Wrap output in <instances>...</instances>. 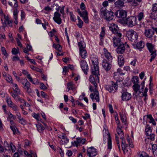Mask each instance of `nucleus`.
I'll return each mask as SVG.
<instances>
[{
  "mask_svg": "<svg viewBox=\"0 0 157 157\" xmlns=\"http://www.w3.org/2000/svg\"><path fill=\"white\" fill-rule=\"evenodd\" d=\"M144 13L143 12H140L137 16L138 20L139 21H141L144 17Z\"/></svg>",
  "mask_w": 157,
  "mask_h": 157,
  "instance_id": "nucleus-41",
  "label": "nucleus"
},
{
  "mask_svg": "<svg viewBox=\"0 0 157 157\" xmlns=\"http://www.w3.org/2000/svg\"><path fill=\"white\" fill-rule=\"evenodd\" d=\"M91 59L92 63V66H97L98 65V58L97 56H93L91 57Z\"/></svg>",
  "mask_w": 157,
  "mask_h": 157,
  "instance_id": "nucleus-25",
  "label": "nucleus"
},
{
  "mask_svg": "<svg viewBox=\"0 0 157 157\" xmlns=\"http://www.w3.org/2000/svg\"><path fill=\"white\" fill-rule=\"evenodd\" d=\"M78 45L79 48V50L85 49L86 46L83 41L78 42Z\"/></svg>",
  "mask_w": 157,
  "mask_h": 157,
  "instance_id": "nucleus-34",
  "label": "nucleus"
},
{
  "mask_svg": "<svg viewBox=\"0 0 157 157\" xmlns=\"http://www.w3.org/2000/svg\"><path fill=\"white\" fill-rule=\"evenodd\" d=\"M13 8V16L14 19H15V20L14 21V23L17 25L18 24V23L17 21V16L19 13V11L18 10L17 8Z\"/></svg>",
  "mask_w": 157,
  "mask_h": 157,
  "instance_id": "nucleus-19",
  "label": "nucleus"
},
{
  "mask_svg": "<svg viewBox=\"0 0 157 157\" xmlns=\"http://www.w3.org/2000/svg\"><path fill=\"white\" fill-rule=\"evenodd\" d=\"M136 20L137 18L136 17L131 16L127 18L124 22L128 27H132L136 25Z\"/></svg>",
  "mask_w": 157,
  "mask_h": 157,
  "instance_id": "nucleus-4",
  "label": "nucleus"
},
{
  "mask_svg": "<svg viewBox=\"0 0 157 157\" xmlns=\"http://www.w3.org/2000/svg\"><path fill=\"white\" fill-rule=\"evenodd\" d=\"M67 87L66 91L69 92V90H73L75 89V86L72 82H68L67 84Z\"/></svg>",
  "mask_w": 157,
  "mask_h": 157,
  "instance_id": "nucleus-22",
  "label": "nucleus"
},
{
  "mask_svg": "<svg viewBox=\"0 0 157 157\" xmlns=\"http://www.w3.org/2000/svg\"><path fill=\"white\" fill-rule=\"evenodd\" d=\"M116 16L119 18H122L125 17L127 16V13L124 11L122 10H117L115 14Z\"/></svg>",
  "mask_w": 157,
  "mask_h": 157,
  "instance_id": "nucleus-13",
  "label": "nucleus"
},
{
  "mask_svg": "<svg viewBox=\"0 0 157 157\" xmlns=\"http://www.w3.org/2000/svg\"><path fill=\"white\" fill-rule=\"evenodd\" d=\"M105 88L110 93H114L117 89V81L116 83L113 81H111L110 84L105 86Z\"/></svg>",
  "mask_w": 157,
  "mask_h": 157,
  "instance_id": "nucleus-5",
  "label": "nucleus"
},
{
  "mask_svg": "<svg viewBox=\"0 0 157 157\" xmlns=\"http://www.w3.org/2000/svg\"><path fill=\"white\" fill-rule=\"evenodd\" d=\"M2 54L5 56H8V54L6 52V50L4 47H2Z\"/></svg>",
  "mask_w": 157,
  "mask_h": 157,
  "instance_id": "nucleus-53",
  "label": "nucleus"
},
{
  "mask_svg": "<svg viewBox=\"0 0 157 157\" xmlns=\"http://www.w3.org/2000/svg\"><path fill=\"white\" fill-rule=\"evenodd\" d=\"M80 53L82 57V58L85 59L87 56V53L85 49L79 50Z\"/></svg>",
  "mask_w": 157,
  "mask_h": 157,
  "instance_id": "nucleus-33",
  "label": "nucleus"
},
{
  "mask_svg": "<svg viewBox=\"0 0 157 157\" xmlns=\"http://www.w3.org/2000/svg\"><path fill=\"white\" fill-rule=\"evenodd\" d=\"M40 88L41 89L43 90H45L47 88L45 86L44 84L42 83H41L40 84Z\"/></svg>",
  "mask_w": 157,
  "mask_h": 157,
  "instance_id": "nucleus-61",
  "label": "nucleus"
},
{
  "mask_svg": "<svg viewBox=\"0 0 157 157\" xmlns=\"http://www.w3.org/2000/svg\"><path fill=\"white\" fill-rule=\"evenodd\" d=\"M111 62L107 61L106 59H104L103 60L102 65L104 69L107 72L109 71L111 69L112 65Z\"/></svg>",
  "mask_w": 157,
  "mask_h": 157,
  "instance_id": "nucleus-11",
  "label": "nucleus"
},
{
  "mask_svg": "<svg viewBox=\"0 0 157 157\" xmlns=\"http://www.w3.org/2000/svg\"><path fill=\"white\" fill-rule=\"evenodd\" d=\"M152 29H145L144 34L147 37L151 38L153 36L154 34L155 30L152 28Z\"/></svg>",
  "mask_w": 157,
  "mask_h": 157,
  "instance_id": "nucleus-15",
  "label": "nucleus"
},
{
  "mask_svg": "<svg viewBox=\"0 0 157 157\" xmlns=\"http://www.w3.org/2000/svg\"><path fill=\"white\" fill-rule=\"evenodd\" d=\"M76 139L78 141V144H83L85 142V139H81L80 138H77Z\"/></svg>",
  "mask_w": 157,
  "mask_h": 157,
  "instance_id": "nucleus-45",
  "label": "nucleus"
},
{
  "mask_svg": "<svg viewBox=\"0 0 157 157\" xmlns=\"http://www.w3.org/2000/svg\"><path fill=\"white\" fill-rule=\"evenodd\" d=\"M101 12L103 17L107 21L112 20L114 17V14L111 10L109 11L105 8L101 9Z\"/></svg>",
  "mask_w": 157,
  "mask_h": 157,
  "instance_id": "nucleus-2",
  "label": "nucleus"
},
{
  "mask_svg": "<svg viewBox=\"0 0 157 157\" xmlns=\"http://www.w3.org/2000/svg\"><path fill=\"white\" fill-rule=\"evenodd\" d=\"M144 46V44L143 43V42L141 41L137 43L136 44V48L139 49L143 48Z\"/></svg>",
  "mask_w": 157,
  "mask_h": 157,
  "instance_id": "nucleus-36",
  "label": "nucleus"
},
{
  "mask_svg": "<svg viewBox=\"0 0 157 157\" xmlns=\"http://www.w3.org/2000/svg\"><path fill=\"white\" fill-rule=\"evenodd\" d=\"M53 47L55 48L56 50L59 52H61L62 50V47L61 45L59 44H54L53 45Z\"/></svg>",
  "mask_w": 157,
  "mask_h": 157,
  "instance_id": "nucleus-39",
  "label": "nucleus"
},
{
  "mask_svg": "<svg viewBox=\"0 0 157 157\" xmlns=\"http://www.w3.org/2000/svg\"><path fill=\"white\" fill-rule=\"evenodd\" d=\"M59 151L61 156L62 157H63L64 156V153L61 148H59Z\"/></svg>",
  "mask_w": 157,
  "mask_h": 157,
  "instance_id": "nucleus-62",
  "label": "nucleus"
},
{
  "mask_svg": "<svg viewBox=\"0 0 157 157\" xmlns=\"http://www.w3.org/2000/svg\"><path fill=\"white\" fill-rule=\"evenodd\" d=\"M87 152V154L88 156H95L97 154L96 149L93 147L88 148Z\"/></svg>",
  "mask_w": 157,
  "mask_h": 157,
  "instance_id": "nucleus-16",
  "label": "nucleus"
},
{
  "mask_svg": "<svg viewBox=\"0 0 157 157\" xmlns=\"http://www.w3.org/2000/svg\"><path fill=\"white\" fill-rule=\"evenodd\" d=\"M16 101H19L21 103H23L25 102V100L19 97L17 99Z\"/></svg>",
  "mask_w": 157,
  "mask_h": 157,
  "instance_id": "nucleus-59",
  "label": "nucleus"
},
{
  "mask_svg": "<svg viewBox=\"0 0 157 157\" xmlns=\"http://www.w3.org/2000/svg\"><path fill=\"white\" fill-rule=\"evenodd\" d=\"M39 115V114H36L35 113L32 114L33 116L37 121H39L40 119Z\"/></svg>",
  "mask_w": 157,
  "mask_h": 157,
  "instance_id": "nucleus-47",
  "label": "nucleus"
},
{
  "mask_svg": "<svg viewBox=\"0 0 157 157\" xmlns=\"http://www.w3.org/2000/svg\"><path fill=\"white\" fill-rule=\"evenodd\" d=\"M147 46L151 54H153V53H156V50L151 44L147 43Z\"/></svg>",
  "mask_w": 157,
  "mask_h": 157,
  "instance_id": "nucleus-24",
  "label": "nucleus"
},
{
  "mask_svg": "<svg viewBox=\"0 0 157 157\" xmlns=\"http://www.w3.org/2000/svg\"><path fill=\"white\" fill-rule=\"evenodd\" d=\"M91 73L92 75H90L89 80L91 83L94 84V87L97 86V82L99 83V79L98 76L100 75L98 65L92 66Z\"/></svg>",
  "mask_w": 157,
  "mask_h": 157,
  "instance_id": "nucleus-1",
  "label": "nucleus"
},
{
  "mask_svg": "<svg viewBox=\"0 0 157 157\" xmlns=\"http://www.w3.org/2000/svg\"><path fill=\"white\" fill-rule=\"evenodd\" d=\"M151 58L150 59V62H151L155 58L156 56V54L155 53H153V54H151Z\"/></svg>",
  "mask_w": 157,
  "mask_h": 157,
  "instance_id": "nucleus-52",
  "label": "nucleus"
},
{
  "mask_svg": "<svg viewBox=\"0 0 157 157\" xmlns=\"http://www.w3.org/2000/svg\"><path fill=\"white\" fill-rule=\"evenodd\" d=\"M148 91V89L146 87L145 88L144 92H143L142 94L143 96H147V92Z\"/></svg>",
  "mask_w": 157,
  "mask_h": 157,
  "instance_id": "nucleus-63",
  "label": "nucleus"
},
{
  "mask_svg": "<svg viewBox=\"0 0 157 157\" xmlns=\"http://www.w3.org/2000/svg\"><path fill=\"white\" fill-rule=\"evenodd\" d=\"M60 16L61 15L58 10L54 13V16L53 17V19L54 21L59 25L61 24L62 22Z\"/></svg>",
  "mask_w": 157,
  "mask_h": 157,
  "instance_id": "nucleus-12",
  "label": "nucleus"
},
{
  "mask_svg": "<svg viewBox=\"0 0 157 157\" xmlns=\"http://www.w3.org/2000/svg\"><path fill=\"white\" fill-rule=\"evenodd\" d=\"M10 93L11 95L12 96L13 98L16 100L17 101V99L19 97L18 95L19 94H20L21 93L20 92H19V93H17L16 92H10Z\"/></svg>",
  "mask_w": 157,
  "mask_h": 157,
  "instance_id": "nucleus-32",
  "label": "nucleus"
},
{
  "mask_svg": "<svg viewBox=\"0 0 157 157\" xmlns=\"http://www.w3.org/2000/svg\"><path fill=\"white\" fill-rule=\"evenodd\" d=\"M70 16L71 20V21L75 22L76 20V19L75 18L74 15L71 12L70 13Z\"/></svg>",
  "mask_w": 157,
  "mask_h": 157,
  "instance_id": "nucleus-51",
  "label": "nucleus"
},
{
  "mask_svg": "<svg viewBox=\"0 0 157 157\" xmlns=\"http://www.w3.org/2000/svg\"><path fill=\"white\" fill-rule=\"evenodd\" d=\"M141 1L142 0H127V2L133 6H138Z\"/></svg>",
  "mask_w": 157,
  "mask_h": 157,
  "instance_id": "nucleus-21",
  "label": "nucleus"
},
{
  "mask_svg": "<svg viewBox=\"0 0 157 157\" xmlns=\"http://www.w3.org/2000/svg\"><path fill=\"white\" fill-rule=\"evenodd\" d=\"M121 98L123 101H128L132 97V95L130 93L127 92V90L125 89H123L122 90Z\"/></svg>",
  "mask_w": 157,
  "mask_h": 157,
  "instance_id": "nucleus-9",
  "label": "nucleus"
},
{
  "mask_svg": "<svg viewBox=\"0 0 157 157\" xmlns=\"http://www.w3.org/2000/svg\"><path fill=\"white\" fill-rule=\"evenodd\" d=\"M124 58L121 55L119 56L118 59V62L119 65L121 67L122 66L124 63Z\"/></svg>",
  "mask_w": 157,
  "mask_h": 157,
  "instance_id": "nucleus-27",
  "label": "nucleus"
},
{
  "mask_svg": "<svg viewBox=\"0 0 157 157\" xmlns=\"http://www.w3.org/2000/svg\"><path fill=\"white\" fill-rule=\"evenodd\" d=\"M104 53L107 59L109 61V62H112L113 59L112 57L106 49L105 48L104 49Z\"/></svg>",
  "mask_w": 157,
  "mask_h": 157,
  "instance_id": "nucleus-17",
  "label": "nucleus"
},
{
  "mask_svg": "<svg viewBox=\"0 0 157 157\" xmlns=\"http://www.w3.org/2000/svg\"><path fill=\"white\" fill-rule=\"evenodd\" d=\"M109 28L112 32L116 35L117 36L119 37H121L122 34L119 32V29L117 25L115 24L112 23L109 25Z\"/></svg>",
  "mask_w": 157,
  "mask_h": 157,
  "instance_id": "nucleus-7",
  "label": "nucleus"
},
{
  "mask_svg": "<svg viewBox=\"0 0 157 157\" xmlns=\"http://www.w3.org/2000/svg\"><path fill=\"white\" fill-rule=\"evenodd\" d=\"M36 127L38 130L40 132H41L44 129V128L41 124H38L36 125Z\"/></svg>",
  "mask_w": 157,
  "mask_h": 157,
  "instance_id": "nucleus-43",
  "label": "nucleus"
},
{
  "mask_svg": "<svg viewBox=\"0 0 157 157\" xmlns=\"http://www.w3.org/2000/svg\"><path fill=\"white\" fill-rule=\"evenodd\" d=\"M117 47L116 51L118 54H123L124 52L126 49L129 48V45L126 43L124 44L122 43Z\"/></svg>",
  "mask_w": 157,
  "mask_h": 157,
  "instance_id": "nucleus-8",
  "label": "nucleus"
},
{
  "mask_svg": "<svg viewBox=\"0 0 157 157\" xmlns=\"http://www.w3.org/2000/svg\"><path fill=\"white\" fill-rule=\"evenodd\" d=\"M121 37H119L118 36H116V37L113 38V45L114 47L117 46L122 43L121 42L120 39Z\"/></svg>",
  "mask_w": 157,
  "mask_h": 157,
  "instance_id": "nucleus-18",
  "label": "nucleus"
},
{
  "mask_svg": "<svg viewBox=\"0 0 157 157\" xmlns=\"http://www.w3.org/2000/svg\"><path fill=\"white\" fill-rule=\"evenodd\" d=\"M137 62V60L136 59H134L131 63L130 64L131 65L133 66H135Z\"/></svg>",
  "mask_w": 157,
  "mask_h": 157,
  "instance_id": "nucleus-55",
  "label": "nucleus"
},
{
  "mask_svg": "<svg viewBox=\"0 0 157 157\" xmlns=\"http://www.w3.org/2000/svg\"><path fill=\"white\" fill-rule=\"evenodd\" d=\"M145 131L147 136H149L151 134L152 130L149 125L147 124L146 125Z\"/></svg>",
  "mask_w": 157,
  "mask_h": 157,
  "instance_id": "nucleus-29",
  "label": "nucleus"
},
{
  "mask_svg": "<svg viewBox=\"0 0 157 157\" xmlns=\"http://www.w3.org/2000/svg\"><path fill=\"white\" fill-rule=\"evenodd\" d=\"M10 107L14 111L17 113L19 111V109L18 107L14 103L12 104Z\"/></svg>",
  "mask_w": 157,
  "mask_h": 157,
  "instance_id": "nucleus-38",
  "label": "nucleus"
},
{
  "mask_svg": "<svg viewBox=\"0 0 157 157\" xmlns=\"http://www.w3.org/2000/svg\"><path fill=\"white\" fill-rule=\"evenodd\" d=\"M22 84L24 85L23 88L26 90L27 93H30L31 92L30 84L27 79H23L21 81Z\"/></svg>",
  "mask_w": 157,
  "mask_h": 157,
  "instance_id": "nucleus-10",
  "label": "nucleus"
},
{
  "mask_svg": "<svg viewBox=\"0 0 157 157\" xmlns=\"http://www.w3.org/2000/svg\"><path fill=\"white\" fill-rule=\"evenodd\" d=\"M122 127H117V132L121 137L123 136L124 133L123 131L121 130Z\"/></svg>",
  "mask_w": 157,
  "mask_h": 157,
  "instance_id": "nucleus-35",
  "label": "nucleus"
},
{
  "mask_svg": "<svg viewBox=\"0 0 157 157\" xmlns=\"http://www.w3.org/2000/svg\"><path fill=\"white\" fill-rule=\"evenodd\" d=\"M146 118H147L149 119L150 120V121H152L153 120H154V119L152 117V115L151 114L148 115L146 116Z\"/></svg>",
  "mask_w": 157,
  "mask_h": 157,
  "instance_id": "nucleus-60",
  "label": "nucleus"
},
{
  "mask_svg": "<svg viewBox=\"0 0 157 157\" xmlns=\"http://www.w3.org/2000/svg\"><path fill=\"white\" fill-rule=\"evenodd\" d=\"M144 81H143V82L141 83L140 85V86H141V87L140 89L139 90H140L141 91H142V92L141 93H143V92L144 90Z\"/></svg>",
  "mask_w": 157,
  "mask_h": 157,
  "instance_id": "nucleus-54",
  "label": "nucleus"
},
{
  "mask_svg": "<svg viewBox=\"0 0 157 157\" xmlns=\"http://www.w3.org/2000/svg\"><path fill=\"white\" fill-rule=\"evenodd\" d=\"M80 16L83 17H86L87 16V13L86 11V10L83 11L82 13H81V14H80Z\"/></svg>",
  "mask_w": 157,
  "mask_h": 157,
  "instance_id": "nucleus-50",
  "label": "nucleus"
},
{
  "mask_svg": "<svg viewBox=\"0 0 157 157\" xmlns=\"http://www.w3.org/2000/svg\"><path fill=\"white\" fill-rule=\"evenodd\" d=\"M80 9L82 10H84L85 9V6L84 3H82L80 5Z\"/></svg>",
  "mask_w": 157,
  "mask_h": 157,
  "instance_id": "nucleus-64",
  "label": "nucleus"
},
{
  "mask_svg": "<svg viewBox=\"0 0 157 157\" xmlns=\"http://www.w3.org/2000/svg\"><path fill=\"white\" fill-rule=\"evenodd\" d=\"M105 32L104 28L102 27L101 28V31L100 34V40L101 41L103 40V37L105 35Z\"/></svg>",
  "mask_w": 157,
  "mask_h": 157,
  "instance_id": "nucleus-37",
  "label": "nucleus"
},
{
  "mask_svg": "<svg viewBox=\"0 0 157 157\" xmlns=\"http://www.w3.org/2000/svg\"><path fill=\"white\" fill-rule=\"evenodd\" d=\"M115 5L116 7L121 8L122 7L124 6V2L121 0H119L115 2Z\"/></svg>",
  "mask_w": 157,
  "mask_h": 157,
  "instance_id": "nucleus-31",
  "label": "nucleus"
},
{
  "mask_svg": "<svg viewBox=\"0 0 157 157\" xmlns=\"http://www.w3.org/2000/svg\"><path fill=\"white\" fill-rule=\"evenodd\" d=\"M126 35L129 40L133 42V44L137 42L138 35L136 32L134 30H130L127 31Z\"/></svg>",
  "mask_w": 157,
  "mask_h": 157,
  "instance_id": "nucleus-3",
  "label": "nucleus"
},
{
  "mask_svg": "<svg viewBox=\"0 0 157 157\" xmlns=\"http://www.w3.org/2000/svg\"><path fill=\"white\" fill-rule=\"evenodd\" d=\"M113 77L115 79L117 80V82L118 81V79L120 78V73L117 72H114L113 74Z\"/></svg>",
  "mask_w": 157,
  "mask_h": 157,
  "instance_id": "nucleus-44",
  "label": "nucleus"
},
{
  "mask_svg": "<svg viewBox=\"0 0 157 157\" xmlns=\"http://www.w3.org/2000/svg\"><path fill=\"white\" fill-rule=\"evenodd\" d=\"M80 65L82 71L86 74L88 70V66L86 62L84 60H82L81 62Z\"/></svg>",
  "mask_w": 157,
  "mask_h": 157,
  "instance_id": "nucleus-14",
  "label": "nucleus"
},
{
  "mask_svg": "<svg viewBox=\"0 0 157 157\" xmlns=\"http://www.w3.org/2000/svg\"><path fill=\"white\" fill-rule=\"evenodd\" d=\"M19 122L21 124L23 125L25 124L26 123V120L23 118H22L19 120Z\"/></svg>",
  "mask_w": 157,
  "mask_h": 157,
  "instance_id": "nucleus-49",
  "label": "nucleus"
},
{
  "mask_svg": "<svg viewBox=\"0 0 157 157\" xmlns=\"http://www.w3.org/2000/svg\"><path fill=\"white\" fill-rule=\"evenodd\" d=\"M19 49L18 48V49H17L15 48H13L12 51V53L13 55H17L19 52L18 51Z\"/></svg>",
  "mask_w": 157,
  "mask_h": 157,
  "instance_id": "nucleus-48",
  "label": "nucleus"
},
{
  "mask_svg": "<svg viewBox=\"0 0 157 157\" xmlns=\"http://www.w3.org/2000/svg\"><path fill=\"white\" fill-rule=\"evenodd\" d=\"M120 138L122 140L121 145L122 150L124 152V153L125 152V148H126L127 147V144H126L125 139L123 136L121 137Z\"/></svg>",
  "mask_w": 157,
  "mask_h": 157,
  "instance_id": "nucleus-26",
  "label": "nucleus"
},
{
  "mask_svg": "<svg viewBox=\"0 0 157 157\" xmlns=\"http://www.w3.org/2000/svg\"><path fill=\"white\" fill-rule=\"evenodd\" d=\"M27 77L28 79H29V81L32 83L33 84H37L38 82L37 79L36 78L33 79L32 77H31L30 75L29 74H27Z\"/></svg>",
  "mask_w": 157,
  "mask_h": 157,
  "instance_id": "nucleus-30",
  "label": "nucleus"
},
{
  "mask_svg": "<svg viewBox=\"0 0 157 157\" xmlns=\"http://www.w3.org/2000/svg\"><path fill=\"white\" fill-rule=\"evenodd\" d=\"M109 108L110 112L111 113H113V110L112 105L110 104H109Z\"/></svg>",
  "mask_w": 157,
  "mask_h": 157,
  "instance_id": "nucleus-58",
  "label": "nucleus"
},
{
  "mask_svg": "<svg viewBox=\"0 0 157 157\" xmlns=\"http://www.w3.org/2000/svg\"><path fill=\"white\" fill-rule=\"evenodd\" d=\"M83 24V22L82 21H78V23L77 24V25L79 28H82Z\"/></svg>",
  "mask_w": 157,
  "mask_h": 157,
  "instance_id": "nucleus-57",
  "label": "nucleus"
},
{
  "mask_svg": "<svg viewBox=\"0 0 157 157\" xmlns=\"http://www.w3.org/2000/svg\"><path fill=\"white\" fill-rule=\"evenodd\" d=\"M6 102L9 105L10 107V106L12 105L14 103L12 102L10 99H8L6 100Z\"/></svg>",
  "mask_w": 157,
  "mask_h": 157,
  "instance_id": "nucleus-56",
  "label": "nucleus"
},
{
  "mask_svg": "<svg viewBox=\"0 0 157 157\" xmlns=\"http://www.w3.org/2000/svg\"><path fill=\"white\" fill-rule=\"evenodd\" d=\"M107 135L108 136V148L109 150H111L112 147V140L111 138L110 135V134L109 133L108 131V133L107 134Z\"/></svg>",
  "mask_w": 157,
  "mask_h": 157,
  "instance_id": "nucleus-28",
  "label": "nucleus"
},
{
  "mask_svg": "<svg viewBox=\"0 0 157 157\" xmlns=\"http://www.w3.org/2000/svg\"><path fill=\"white\" fill-rule=\"evenodd\" d=\"M140 87V86L138 84H134L133 85V89L136 95H139L142 92V91L139 90Z\"/></svg>",
  "mask_w": 157,
  "mask_h": 157,
  "instance_id": "nucleus-20",
  "label": "nucleus"
},
{
  "mask_svg": "<svg viewBox=\"0 0 157 157\" xmlns=\"http://www.w3.org/2000/svg\"><path fill=\"white\" fill-rule=\"evenodd\" d=\"M1 21L3 24V26L5 27L6 26V24H8L9 26L10 27H12V23L13 21L11 20H9L8 19L5 18L4 21H3V20L1 19Z\"/></svg>",
  "mask_w": 157,
  "mask_h": 157,
  "instance_id": "nucleus-23",
  "label": "nucleus"
},
{
  "mask_svg": "<svg viewBox=\"0 0 157 157\" xmlns=\"http://www.w3.org/2000/svg\"><path fill=\"white\" fill-rule=\"evenodd\" d=\"M10 128L12 130L13 134H14L16 133H17L18 131L17 128L16 127H14V126H10Z\"/></svg>",
  "mask_w": 157,
  "mask_h": 157,
  "instance_id": "nucleus-46",
  "label": "nucleus"
},
{
  "mask_svg": "<svg viewBox=\"0 0 157 157\" xmlns=\"http://www.w3.org/2000/svg\"><path fill=\"white\" fill-rule=\"evenodd\" d=\"M94 90H93V87L92 86H90V90L92 92L94 91V93H92L90 95V97L93 101L95 99L97 102H99V95L98 91L96 90V88L97 87H95Z\"/></svg>",
  "mask_w": 157,
  "mask_h": 157,
  "instance_id": "nucleus-6",
  "label": "nucleus"
},
{
  "mask_svg": "<svg viewBox=\"0 0 157 157\" xmlns=\"http://www.w3.org/2000/svg\"><path fill=\"white\" fill-rule=\"evenodd\" d=\"M139 78L137 76H135L132 78V81L134 84L139 83Z\"/></svg>",
  "mask_w": 157,
  "mask_h": 157,
  "instance_id": "nucleus-42",
  "label": "nucleus"
},
{
  "mask_svg": "<svg viewBox=\"0 0 157 157\" xmlns=\"http://www.w3.org/2000/svg\"><path fill=\"white\" fill-rule=\"evenodd\" d=\"M13 90L14 92H16L17 93H19V92H20V90L19 89L17 84H13Z\"/></svg>",
  "mask_w": 157,
  "mask_h": 157,
  "instance_id": "nucleus-40",
  "label": "nucleus"
}]
</instances>
